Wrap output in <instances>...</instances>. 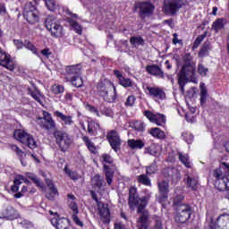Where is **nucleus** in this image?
Returning <instances> with one entry per match:
<instances>
[{
	"label": "nucleus",
	"mask_w": 229,
	"mask_h": 229,
	"mask_svg": "<svg viewBox=\"0 0 229 229\" xmlns=\"http://www.w3.org/2000/svg\"><path fill=\"white\" fill-rule=\"evenodd\" d=\"M45 4L50 12H55L58 8V4L55 0H45Z\"/></svg>",
	"instance_id": "09e8293b"
},
{
	"label": "nucleus",
	"mask_w": 229,
	"mask_h": 229,
	"mask_svg": "<svg viewBox=\"0 0 229 229\" xmlns=\"http://www.w3.org/2000/svg\"><path fill=\"white\" fill-rule=\"evenodd\" d=\"M182 137L187 144H192V141L194 140V135H192L191 132L182 133Z\"/></svg>",
	"instance_id": "6e6d98bb"
},
{
	"label": "nucleus",
	"mask_w": 229,
	"mask_h": 229,
	"mask_svg": "<svg viewBox=\"0 0 229 229\" xmlns=\"http://www.w3.org/2000/svg\"><path fill=\"white\" fill-rule=\"evenodd\" d=\"M100 96H101V98H103L104 101H106L107 103H114L115 101V98H117L115 87L106 91L104 94H102Z\"/></svg>",
	"instance_id": "bb28decb"
},
{
	"label": "nucleus",
	"mask_w": 229,
	"mask_h": 229,
	"mask_svg": "<svg viewBox=\"0 0 229 229\" xmlns=\"http://www.w3.org/2000/svg\"><path fill=\"white\" fill-rule=\"evenodd\" d=\"M200 105H205L207 101V88L205 87V83H200Z\"/></svg>",
	"instance_id": "79ce46f5"
},
{
	"label": "nucleus",
	"mask_w": 229,
	"mask_h": 229,
	"mask_svg": "<svg viewBox=\"0 0 229 229\" xmlns=\"http://www.w3.org/2000/svg\"><path fill=\"white\" fill-rule=\"evenodd\" d=\"M50 216H55V217L51 218V223L53 226L56 229H67V220L65 218H58V213L49 211Z\"/></svg>",
	"instance_id": "6ab92c4d"
},
{
	"label": "nucleus",
	"mask_w": 229,
	"mask_h": 229,
	"mask_svg": "<svg viewBox=\"0 0 229 229\" xmlns=\"http://www.w3.org/2000/svg\"><path fill=\"white\" fill-rule=\"evenodd\" d=\"M64 90H65V89L62 85L55 84L51 87V91L55 95L62 94Z\"/></svg>",
	"instance_id": "603ef678"
},
{
	"label": "nucleus",
	"mask_w": 229,
	"mask_h": 229,
	"mask_svg": "<svg viewBox=\"0 0 229 229\" xmlns=\"http://www.w3.org/2000/svg\"><path fill=\"white\" fill-rule=\"evenodd\" d=\"M54 137L55 138L56 144L59 146L61 151H67L72 144V138L70 135L63 131H55L54 132Z\"/></svg>",
	"instance_id": "0eeeda50"
},
{
	"label": "nucleus",
	"mask_w": 229,
	"mask_h": 229,
	"mask_svg": "<svg viewBox=\"0 0 229 229\" xmlns=\"http://www.w3.org/2000/svg\"><path fill=\"white\" fill-rule=\"evenodd\" d=\"M91 198L98 205V216L102 223L105 225L110 223V208H108V204L99 201L98 195L94 191H91Z\"/></svg>",
	"instance_id": "423d86ee"
},
{
	"label": "nucleus",
	"mask_w": 229,
	"mask_h": 229,
	"mask_svg": "<svg viewBox=\"0 0 229 229\" xmlns=\"http://www.w3.org/2000/svg\"><path fill=\"white\" fill-rule=\"evenodd\" d=\"M92 185L94 187H97L98 189H101L103 187V180L101 179V176L99 174L95 175L91 179Z\"/></svg>",
	"instance_id": "49530a36"
},
{
	"label": "nucleus",
	"mask_w": 229,
	"mask_h": 229,
	"mask_svg": "<svg viewBox=\"0 0 229 229\" xmlns=\"http://www.w3.org/2000/svg\"><path fill=\"white\" fill-rule=\"evenodd\" d=\"M30 183V181L28 179H26V177H24L23 175H17L14 180H13V183L18 185H21V183Z\"/></svg>",
	"instance_id": "3c124183"
},
{
	"label": "nucleus",
	"mask_w": 229,
	"mask_h": 229,
	"mask_svg": "<svg viewBox=\"0 0 229 229\" xmlns=\"http://www.w3.org/2000/svg\"><path fill=\"white\" fill-rule=\"evenodd\" d=\"M99 128L100 126L98 122L91 121L88 124V133H89V135H94V133H96Z\"/></svg>",
	"instance_id": "58836bf2"
},
{
	"label": "nucleus",
	"mask_w": 229,
	"mask_h": 229,
	"mask_svg": "<svg viewBox=\"0 0 229 229\" xmlns=\"http://www.w3.org/2000/svg\"><path fill=\"white\" fill-rule=\"evenodd\" d=\"M209 51H210V42L206 41L199 52V58H205V56H208Z\"/></svg>",
	"instance_id": "e433bc0d"
},
{
	"label": "nucleus",
	"mask_w": 229,
	"mask_h": 229,
	"mask_svg": "<svg viewBox=\"0 0 229 229\" xmlns=\"http://www.w3.org/2000/svg\"><path fill=\"white\" fill-rule=\"evenodd\" d=\"M29 94L33 98V99H35V101L39 103V105H44V95H42L37 88H29Z\"/></svg>",
	"instance_id": "cd10ccee"
},
{
	"label": "nucleus",
	"mask_w": 229,
	"mask_h": 229,
	"mask_svg": "<svg viewBox=\"0 0 229 229\" xmlns=\"http://www.w3.org/2000/svg\"><path fill=\"white\" fill-rule=\"evenodd\" d=\"M23 17L29 24H37L38 21V10L31 3L26 4Z\"/></svg>",
	"instance_id": "9b49d317"
},
{
	"label": "nucleus",
	"mask_w": 229,
	"mask_h": 229,
	"mask_svg": "<svg viewBox=\"0 0 229 229\" xmlns=\"http://www.w3.org/2000/svg\"><path fill=\"white\" fill-rule=\"evenodd\" d=\"M66 80H72L74 76H80L81 72V66L80 64L67 66L66 69Z\"/></svg>",
	"instance_id": "b1692460"
},
{
	"label": "nucleus",
	"mask_w": 229,
	"mask_h": 229,
	"mask_svg": "<svg viewBox=\"0 0 229 229\" xmlns=\"http://www.w3.org/2000/svg\"><path fill=\"white\" fill-rule=\"evenodd\" d=\"M114 229H128L124 224L117 222L114 224Z\"/></svg>",
	"instance_id": "774afa93"
},
{
	"label": "nucleus",
	"mask_w": 229,
	"mask_h": 229,
	"mask_svg": "<svg viewBox=\"0 0 229 229\" xmlns=\"http://www.w3.org/2000/svg\"><path fill=\"white\" fill-rule=\"evenodd\" d=\"M54 115L60 119L64 126H72L74 124L72 115H65L60 111L54 112Z\"/></svg>",
	"instance_id": "393cba45"
},
{
	"label": "nucleus",
	"mask_w": 229,
	"mask_h": 229,
	"mask_svg": "<svg viewBox=\"0 0 229 229\" xmlns=\"http://www.w3.org/2000/svg\"><path fill=\"white\" fill-rule=\"evenodd\" d=\"M46 183L47 187H49L46 196L47 199H50V201H53V199H55V198L58 196V190L55 189V184L53 183V181L47 179Z\"/></svg>",
	"instance_id": "a878e982"
},
{
	"label": "nucleus",
	"mask_w": 229,
	"mask_h": 229,
	"mask_svg": "<svg viewBox=\"0 0 229 229\" xmlns=\"http://www.w3.org/2000/svg\"><path fill=\"white\" fill-rule=\"evenodd\" d=\"M37 123L43 128V130H55L56 128V122L53 120V116L49 112L43 111V117H37Z\"/></svg>",
	"instance_id": "9d476101"
},
{
	"label": "nucleus",
	"mask_w": 229,
	"mask_h": 229,
	"mask_svg": "<svg viewBox=\"0 0 229 229\" xmlns=\"http://www.w3.org/2000/svg\"><path fill=\"white\" fill-rule=\"evenodd\" d=\"M82 140H84L88 149H89V151H91V153H95L96 146H94V143L92 141H90V140H89V137L84 136V137H82Z\"/></svg>",
	"instance_id": "8fccbe9b"
},
{
	"label": "nucleus",
	"mask_w": 229,
	"mask_h": 229,
	"mask_svg": "<svg viewBox=\"0 0 229 229\" xmlns=\"http://www.w3.org/2000/svg\"><path fill=\"white\" fill-rule=\"evenodd\" d=\"M183 200V197L182 195H177L174 199V205L180 207V203H182V201Z\"/></svg>",
	"instance_id": "338daca9"
},
{
	"label": "nucleus",
	"mask_w": 229,
	"mask_h": 229,
	"mask_svg": "<svg viewBox=\"0 0 229 229\" xmlns=\"http://www.w3.org/2000/svg\"><path fill=\"white\" fill-rule=\"evenodd\" d=\"M72 28L74 30V31H76V33H79V35H81L82 29L80 23L76 21H72Z\"/></svg>",
	"instance_id": "680f3d73"
},
{
	"label": "nucleus",
	"mask_w": 229,
	"mask_h": 229,
	"mask_svg": "<svg viewBox=\"0 0 229 229\" xmlns=\"http://www.w3.org/2000/svg\"><path fill=\"white\" fill-rule=\"evenodd\" d=\"M23 47L25 49H28L29 51H31V53H33V55H37V53H38L35 45H33L30 40L24 41Z\"/></svg>",
	"instance_id": "a18cd8bd"
},
{
	"label": "nucleus",
	"mask_w": 229,
	"mask_h": 229,
	"mask_svg": "<svg viewBox=\"0 0 229 229\" xmlns=\"http://www.w3.org/2000/svg\"><path fill=\"white\" fill-rule=\"evenodd\" d=\"M26 175L30 178V180H32V182H35L38 187H42V182H40V179H38L35 174L27 173Z\"/></svg>",
	"instance_id": "864d4df0"
},
{
	"label": "nucleus",
	"mask_w": 229,
	"mask_h": 229,
	"mask_svg": "<svg viewBox=\"0 0 229 229\" xmlns=\"http://www.w3.org/2000/svg\"><path fill=\"white\" fill-rule=\"evenodd\" d=\"M184 182L187 187H189L192 191H198V187H199V182L196 175H192V174L186 173L184 175Z\"/></svg>",
	"instance_id": "aec40b11"
},
{
	"label": "nucleus",
	"mask_w": 229,
	"mask_h": 229,
	"mask_svg": "<svg viewBox=\"0 0 229 229\" xmlns=\"http://www.w3.org/2000/svg\"><path fill=\"white\" fill-rule=\"evenodd\" d=\"M179 160L188 169H191L192 167V163L191 162V159L189 158V155L182 154V152H179Z\"/></svg>",
	"instance_id": "c9c22d12"
},
{
	"label": "nucleus",
	"mask_w": 229,
	"mask_h": 229,
	"mask_svg": "<svg viewBox=\"0 0 229 229\" xmlns=\"http://www.w3.org/2000/svg\"><path fill=\"white\" fill-rule=\"evenodd\" d=\"M130 42L131 46H134V47H137V46H143L144 45V38L142 37H131Z\"/></svg>",
	"instance_id": "c03bdc74"
},
{
	"label": "nucleus",
	"mask_w": 229,
	"mask_h": 229,
	"mask_svg": "<svg viewBox=\"0 0 229 229\" xmlns=\"http://www.w3.org/2000/svg\"><path fill=\"white\" fill-rule=\"evenodd\" d=\"M139 183L145 185L146 187H151V179L146 174H140L137 177Z\"/></svg>",
	"instance_id": "ea45409f"
},
{
	"label": "nucleus",
	"mask_w": 229,
	"mask_h": 229,
	"mask_svg": "<svg viewBox=\"0 0 229 229\" xmlns=\"http://www.w3.org/2000/svg\"><path fill=\"white\" fill-rule=\"evenodd\" d=\"M225 24H226V20L223 18H219L216 21H215L212 24L211 30H214L216 33L221 31L223 28H225Z\"/></svg>",
	"instance_id": "473e14b6"
},
{
	"label": "nucleus",
	"mask_w": 229,
	"mask_h": 229,
	"mask_svg": "<svg viewBox=\"0 0 229 229\" xmlns=\"http://www.w3.org/2000/svg\"><path fill=\"white\" fill-rule=\"evenodd\" d=\"M154 219L156 221V224L150 229H164V227L162 226V220L160 219V217L154 216Z\"/></svg>",
	"instance_id": "bf43d9fd"
},
{
	"label": "nucleus",
	"mask_w": 229,
	"mask_h": 229,
	"mask_svg": "<svg viewBox=\"0 0 229 229\" xmlns=\"http://www.w3.org/2000/svg\"><path fill=\"white\" fill-rule=\"evenodd\" d=\"M145 154L158 157L160 155V146L157 143H152L150 146L145 148Z\"/></svg>",
	"instance_id": "c756f323"
},
{
	"label": "nucleus",
	"mask_w": 229,
	"mask_h": 229,
	"mask_svg": "<svg viewBox=\"0 0 229 229\" xmlns=\"http://www.w3.org/2000/svg\"><path fill=\"white\" fill-rule=\"evenodd\" d=\"M13 135L16 140H19L21 144H25V146H28L30 149H35L37 148V141H35V138L26 132V131L18 129L14 131Z\"/></svg>",
	"instance_id": "39448f33"
},
{
	"label": "nucleus",
	"mask_w": 229,
	"mask_h": 229,
	"mask_svg": "<svg viewBox=\"0 0 229 229\" xmlns=\"http://www.w3.org/2000/svg\"><path fill=\"white\" fill-rule=\"evenodd\" d=\"M148 133H150V135L155 139H160V140L165 139V132H164V131L160 130V128H157V127L151 128L148 131Z\"/></svg>",
	"instance_id": "72a5a7b5"
},
{
	"label": "nucleus",
	"mask_w": 229,
	"mask_h": 229,
	"mask_svg": "<svg viewBox=\"0 0 229 229\" xmlns=\"http://www.w3.org/2000/svg\"><path fill=\"white\" fill-rule=\"evenodd\" d=\"M46 28L51 33L52 37H64V27L55 16H48L46 20Z\"/></svg>",
	"instance_id": "20e7f679"
},
{
	"label": "nucleus",
	"mask_w": 229,
	"mask_h": 229,
	"mask_svg": "<svg viewBox=\"0 0 229 229\" xmlns=\"http://www.w3.org/2000/svg\"><path fill=\"white\" fill-rule=\"evenodd\" d=\"M204 38H205V35H200V36H199V37L196 38V40H195V42H194V44H193V47H194L195 49L198 48V47L199 46V44H201V42H203Z\"/></svg>",
	"instance_id": "69168bd1"
},
{
	"label": "nucleus",
	"mask_w": 229,
	"mask_h": 229,
	"mask_svg": "<svg viewBox=\"0 0 229 229\" xmlns=\"http://www.w3.org/2000/svg\"><path fill=\"white\" fill-rule=\"evenodd\" d=\"M101 160L102 162H106V164H113L114 163V158L108 154H103L101 156Z\"/></svg>",
	"instance_id": "052dcab7"
},
{
	"label": "nucleus",
	"mask_w": 229,
	"mask_h": 229,
	"mask_svg": "<svg viewBox=\"0 0 229 229\" xmlns=\"http://www.w3.org/2000/svg\"><path fill=\"white\" fill-rule=\"evenodd\" d=\"M196 78V63L187 60L179 73L178 83L182 92L187 83L188 80H194Z\"/></svg>",
	"instance_id": "f03ea898"
},
{
	"label": "nucleus",
	"mask_w": 229,
	"mask_h": 229,
	"mask_svg": "<svg viewBox=\"0 0 229 229\" xmlns=\"http://www.w3.org/2000/svg\"><path fill=\"white\" fill-rule=\"evenodd\" d=\"M0 65L2 67H5L8 71H13L15 69V64L12 58H10V55L6 54L3 49L0 48Z\"/></svg>",
	"instance_id": "a211bd4d"
},
{
	"label": "nucleus",
	"mask_w": 229,
	"mask_h": 229,
	"mask_svg": "<svg viewBox=\"0 0 229 229\" xmlns=\"http://www.w3.org/2000/svg\"><path fill=\"white\" fill-rule=\"evenodd\" d=\"M114 75L116 76V78L119 81L120 85H122V87H124L125 89L128 87H132L133 86V82H131V80L128 79V78H124L123 76V74L121 73V72L119 71H114Z\"/></svg>",
	"instance_id": "c85d7f7f"
},
{
	"label": "nucleus",
	"mask_w": 229,
	"mask_h": 229,
	"mask_svg": "<svg viewBox=\"0 0 229 229\" xmlns=\"http://www.w3.org/2000/svg\"><path fill=\"white\" fill-rule=\"evenodd\" d=\"M189 1L187 0H165L163 4V11L166 15H176L181 8L187 6Z\"/></svg>",
	"instance_id": "7ed1b4c3"
},
{
	"label": "nucleus",
	"mask_w": 229,
	"mask_h": 229,
	"mask_svg": "<svg viewBox=\"0 0 229 229\" xmlns=\"http://www.w3.org/2000/svg\"><path fill=\"white\" fill-rule=\"evenodd\" d=\"M106 139L111 146V148L114 149V151L117 152L119 149H121V136H119V133L116 131H110L107 132Z\"/></svg>",
	"instance_id": "dca6fc26"
},
{
	"label": "nucleus",
	"mask_w": 229,
	"mask_h": 229,
	"mask_svg": "<svg viewBox=\"0 0 229 229\" xmlns=\"http://www.w3.org/2000/svg\"><path fill=\"white\" fill-rule=\"evenodd\" d=\"M135 105V97L129 96L126 99L125 106H133Z\"/></svg>",
	"instance_id": "0e129e2a"
},
{
	"label": "nucleus",
	"mask_w": 229,
	"mask_h": 229,
	"mask_svg": "<svg viewBox=\"0 0 229 229\" xmlns=\"http://www.w3.org/2000/svg\"><path fill=\"white\" fill-rule=\"evenodd\" d=\"M17 217H19V212H17L13 207L8 206L0 216V219L13 221V219H17Z\"/></svg>",
	"instance_id": "412c9836"
},
{
	"label": "nucleus",
	"mask_w": 229,
	"mask_h": 229,
	"mask_svg": "<svg viewBox=\"0 0 229 229\" xmlns=\"http://www.w3.org/2000/svg\"><path fill=\"white\" fill-rule=\"evenodd\" d=\"M157 173V161H154L151 165L147 167V174H155Z\"/></svg>",
	"instance_id": "4d7b16f0"
},
{
	"label": "nucleus",
	"mask_w": 229,
	"mask_h": 229,
	"mask_svg": "<svg viewBox=\"0 0 229 229\" xmlns=\"http://www.w3.org/2000/svg\"><path fill=\"white\" fill-rule=\"evenodd\" d=\"M9 148H10V149H12V151L16 153V155H17V157H19L21 164L24 165V163H22V156L24 155V157H26V154H24V151H22V149H21L19 147H17V145H10Z\"/></svg>",
	"instance_id": "37998d69"
},
{
	"label": "nucleus",
	"mask_w": 229,
	"mask_h": 229,
	"mask_svg": "<svg viewBox=\"0 0 229 229\" xmlns=\"http://www.w3.org/2000/svg\"><path fill=\"white\" fill-rule=\"evenodd\" d=\"M104 172L106 174V180L107 182V185H112V182L114 180V172L110 169V166L104 165Z\"/></svg>",
	"instance_id": "4c0bfd02"
},
{
	"label": "nucleus",
	"mask_w": 229,
	"mask_h": 229,
	"mask_svg": "<svg viewBox=\"0 0 229 229\" xmlns=\"http://www.w3.org/2000/svg\"><path fill=\"white\" fill-rule=\"evenodd\" d=\"M157 186L161 196L165 199L167 198V194H169V182L165 181H159L157 182Z\"/></svg>",
	"instance_id": "7c9ffc66"
},
{
	"label": "nucleus",
	"mask_w": 229,
	"mask_h": 229,
	"mask_svg": "<svg viewBox=\"0 0 229 229\" xmlns=\"http://www.w3.org/2000/svg\"><path fill=\"white\" fill-rule=\"evenodd\" d=\"M149 201V195L139 198L137 196V189L131 188L129 191V207L130 208H135L137 207V218L136 224L138 229H148L149 228V211L146 209L148 202Z\"/></svg>",
	"instance_id": "f257e3e1"
},
{
	"label": "nucleus",
	"mask_w": 229,
	"mask_h": 229,
	"mask_svg": "<svg viewBox=\"0 0 229 229\" xmlns=\"http://www.w3.org/2000/svg\"><path fill=\"white\" fill-rule=\"evenodd\" d=\"M136 8L140 10L139 13L141 19H146V17H149V15H153L155 5H153L149 2H139L138 4H136Z\"/></svg>",
	"instance_id": "4468645a"
},
{
	"label": "nucleus",
	"mask_w": 229,
	"mask_h": 229,
	"mask_svg": "<svg viewBox=\"0 0 229 229\" xmlns=\"http://www.w3.org/2000/svg\"><path fill=\"white\" fill-rule=\"evenodd\" d=\"M64 173H66V174H68V176H70L72 180H78V174H76V172H72L71 170H69V168H67V165L64 166Z\"/></svg>",
	"instance_id": "13d9d810"
},
{
	"label": "nucleus",
	"mask_w": 229,
	"mask_h": 229,
	"mask_svg": "<svg viewBox=\"0 0 229 229\" xmlns=\"http://www.w3.org/2000/svg\"><path fill=\"white\" fill-rule=\"evenodd\" d=\"M217 225L220 229H229V215H222L217 219Z\"/></svg>",
	"instance_id": "2f4dec72"
},
{
	"label": "nucleus",
	"mask_w": 229,
	"mask_h": 229,
	"mask_svg": "<svg viewBox=\"0 0 229 229\" xmlns=\"http://www.w3.org/2000/svg\"><path fill=\"white\" fill-rule=\"evenodd\" d=\"M213 176L216 178L215 187L218 191H229V175H223L221 168H216L213 172Z\"/></svg>",
	"instance_id": "6e6552de"
},
{
	"label": "nucleus",
	"mask_w": 229,
	"mask_h": 229,
	"mask_svg": "<svg viewBox=\"0 0 229 229\" xmlns=\"http://www.w3.org/2000/svg\"><path fill=\"white\" fill-rule=\"evenodd\" d=\"M197 72L199 74V76H202L203 78H206V76H208V68L203 64V63H199L197 67Z\"/></svg>",
	"instance_id": "a19ab883"
},
{
	"label": "nucleus",
	"mask_w": 229,
	"mask_h": 229,
	"mask_svg": "<svg viewBox=\"0 0 229 229\" xmlns=\"http://www.w3.org/2000/svg\"><path fill=\"white\" fill-rule=\"evenodd\" d=\"M100 113L102 115H106V117H113L114 116V112L108 108V107H100Z\"/></svg>",
	"instance_id": "5fc2aeb1"
},
{
	"label": "nucleus",
	"mask_w": 229,
	"mask_h": 229,
	"mask_svg": "<svg viewBox=\"0 0 229 229\" xmlns=\"http://www.w3.org/2000/svg\"><path fill=\"white\" fill-rule=\"evenodd\" d=\"M192 208L189 204H181L177 207L176 223H187L191 219Z\"/></svg>",
	"instance_id": "1a4fd4ad"
},
{
	"label": "nucleus",
	"mask_w": 229,
	"mask_h": 229,
	"mask_svg": "<svg viewBox=\"0 0 229 229\" xmlns=\"http://www.w3.org/2000/svg\"><path fill=\"white\" fill-rule=\"evenodd\" d=\"M68 81H71V83L77 88L83 86V79H81L80 75L74 76L72 79L68 80Z\"/></svg>",
	"instance_id": "de8ad7c7"
},
{
	"label": "nucleus",
	"mask_w": 229,
	"mask_h": 229,
	"mask_svg": "<svg viewBox=\"0 0 229 229\" xmlns=\"http://www.w3.org/2000/svg\"><path fill=\"white\" fill-rule=\"evenodd\" d=\"M163 175L174 185H176L182 180V174L177 168H165L163 170Z\"/></svg>",
	"instance_id": "f3484780"
},
{
	"label": "nucleus",
	"mask_w": 229,
	"mask_h": 229,
	"mask_svg": "<svg viewBox=\"0 0 229 229\" xmlns=\"http://www.w3.org/2000/svg\"><path fill=\"white\" fill-rule=\"evenodd\" d=\"M146 71L148 74H151L152 76H157V78H161L162 80L165 78V75H164V71L162 70V68H160V66L157 64L147 65Z\"/></svg>",
	"instance_id": "5701e85b"
},
{
	"label": "nucleus",
	"mask_w": 229,
	"mask_h": 229,
	"mask_svg": "<svg viewBox=\"0 0 229 229\" xmlns=\"http://www.w3.org/2000/svg\"><path fill=\"white\" fill-rule=\"evenodd\" d=\"M69 200V208L72 213V218L74 223L77 224L78 226L83 227V222L80 220L78 215L80 214V209L78 208V203H76V197L72 194H68Z\"/></svg>",
	"instance_id": "f8f14e48"
},
{
	"label": "nucleus",
	"mask_w": 229,
	"mask_h": 229,
	"mask_svg": "<svg viewBox=\"0 0 229 229\" xmlns=\"http://www.w3.org/2000/svg\"><path fill=\"white\" fill-rule=\"evenodd\" d=\"M128 146L131 149H142L145 143L141 140H129Z\"/></svg>",
	"instance_id": "f704fd0d"
},
{
	"label": "nucleus",
	"mask_w": 229,
	"mask_h": 229,
	"mask_svg": "<svg viewBox=\"0 0 229 229\" xmlns=\"http://www.w3.org/2000/svg\"><path fill=\"white\" fill-rule=\"evenodd\" d=\"M143 115L148 119L150 123L157 124V126H164L165 124V115L160 113L154 114L149 110L143 112Z\"/></svg>",
	"instance_id": "2eb2a0df"
},
{
	"label": "nucleus",
	"mask_w": 229,
	"mask_h": 229,
	"mask_svg": "<svg viewBox=\"0 0 229 229\" xmlns=\"http://www.w3.org/2000/svg\"><path fill=\"white\" fill-rule=\"evenodd\" d=\"M114 84L109 80L105 79L104 81H101L98 83L97 90L99 96L105 94V92L111 90V89H114Z\"/></svg>",
	"instance_id": "4be33fe9"
},
{
	"label": "nucleus",
	"mask_w": 229,
	"mask_h": 229,
	"mask_svg": "<svg viewBox=\"0 0 229 229\" xmlns=\"http://www.w3.org/2000/svg\"><path fill=\"white\" fill-rule=\"evenodd\" d=\"M143 89L146 95L149 96V98H153V99H165V92L161 88L147 84L143 86Z\"/></svg>",
	"instance_id": "ddd939ff"
},
{
	"label": "nucleus",
	"mask_w": 229,
	"mask_h": 229,
	"mask_svg": "<svg viewBox=\"0 0 229 229\" xmlns=\"http://www.w3.org/2000/svg\"><path fill=\"white\" fill-rule=\"evenodd\" d=\"M133 128L137 131H144V123H142V122H135L133 123Z\"/></svg>",
	"instance_id": "e2e57ef3"
}]
</instances>
